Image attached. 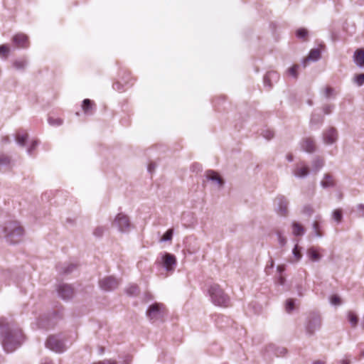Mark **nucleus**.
<instances>
[{
  "label": "nucleus",
  "mask_w": 364,
  "mask_h": 364,
  "mask_svg": "<svg viewBox=\"0 0 364 364\" xmlns=\"http://www.w3.org/2000/svg\"><path fill=\"white\" fill-rule=\"evenodd\" d=\"M4 237L11 243L18 242L23 234V229L17 221L6 223L4 228Z\"/></svg>",
  "instance_id": "f257e3e1"
},
{
  "label": "nucleus",
  "mask_w": 364,
  "mask_h": 364,
  "mask_svg": "<svg viewBox=\"0 0 364 364\" xmlns=\"http://www.w3.org/2000/svg\"><path fill=\"white\" fill-rule=\"evenodd\" d=\"M177 266V259L174 255L165 252L161 258V277L167 278L172 275Z\"/></svg>",
  "instance_id": "f03ea898"
},
{
  "label": "nucleus",
  "mask_w": 364,
  "mask_h": 364,
  "mask_svg": "<svg viewBox=\"0 0 364 364\" xmlns=\"http://www.w3.org/2000/svg\"><path fill=\"white\" fill-rule=\"evenodd\" d=\"M211 301L217 306H227L229 303V297L217 284H210L208 289Z\"/></svg>",
  "instance_id": "7ed1b4c3"
},
{
  "label": "nucleus",
  "mask_w": 364,
  "mask_h": 364,
  "mask_svg": "<svg viewBox=\"0 0 364 364\" xmlns=\"http://www.w3.org/2000/svg\"><path fill=\"white\" fill-rule=\"evenodd\" d=\"M46 346L56 353H61L65 350L63 342L55 336H51L47 339Z\"/></svg>",
  "instance_id": "20e7f679"
},
{
  "label": "nucleus",
  "mask_w": 364,
  "mask_h": 364,
  "mask_svg": "<svg viewBox=\"0 0 364 364\" xmlns=\"http://www.w3.org/2000/svg\"><path fill=\"white\" fill-rule=\"evenodd\" d=\"M277 208V213L281 216H287L288 215V205L289 201L287 199L282 196H278L274 200Z\"/></svg>",
  "instance_id": "39448f33"
},
{
  "label": "nucleus",
  "mask_w": 364,
  "mask_h": 364,
  "mask_svg": "<svg viewBox=\"0 0 364 364\" xmlns=\"http://www.w3.org/2000/svg\"><path fill=\"white\" fill-rule=\"evenodd\" d=\"M323 142L326 144H333L338 139V132L335 128H328L323 132Z\"/></svg>",
  "instance_id": "423d86ee"
},
{
  "label": "nucleus",
  "mask_w": 364,
  "mask_h": 364,
  "mask_svg": "<svg viewBox=\"0 0 364 364\" xmlns=\"http://www.w3.org/2000/svg\"><path fill=\"white\" fill-rule=\"evenodd\" d=\"M12 41L18 48H26L29 46L28 37L22 33L16 34L13 37Z\"/></svg>",
  "instance_id": "0eeeda50"
},
{
  "label": "nucleus",
  "mask_w": 364,
  "mask_h": 364,
  "mask_svg": "<svg viewBox=\"0 0 364 364\" xmlns=\"http://www.w3.org/2000/svg\"><path fill=\"white\" fill-rule=\"evenodd\" d=\"M114 225H117L121 231H125L130 225L129 218L122 213H119L115 218Z\"/></svg>",
  "instance_id": "6e6552de"
},
{
  "label": "nucleus",
  "mask_w": 364,
  "mask_h": 364,
  "mask_svg": "<svg viewBox=\"0 0 364 364\" xmlns=\"http://www.w3.org/2000/svg\"><path fill=\"white\" fill-rule=\"evenodd\" d=\"M292 173L296 178H305L309 173V168L304 162H300L296 165Z\"/></svg>",
  "instance_id": "1a4fd4ad"
},
{
  "label": "nucleus",
  "mask_w": 364,
  "mask_h": 364,
  "mask_svg": "<svg viewBox=\"0 0 364 364\" xmlns=\"http://www.w3.org/2000/svg\"><path fill=\"white\" fill-rule=\"evenodd\" d=\"M118 284L119 282L112 277H106L100 282V287L106 291L115 289L117 287Z\"/></svg>",
  "instance_id": "9d476101"
},
{
  "label": "nucleus",
  "mask_w": 364,
  "mask_h": 364,
  "mask_svg": "<svg viewBox=\"0 0 364 364\" xmlns=\"http://www.w3.org/2000/svg\"><path fill=\"white\" fill-rule=\"evenodd\" d=\"M206 178L212 181L218 188L223 186L224 181L220 175L213 170H208L205 173Z\"/></svg>",
  "instance_id": "9b49d317"
},
{
  "label": "nucleus",
  "mask_w": 364,
  "mask_h": 364,
  "mask_svg": "<svg viewBox=\"0 0 364 364\" xmlns=\"http://www.w3.org/2000/svg\"><path fill=\"white\" fill-rule=\"evenodd\" d=\"M58 294L63 299H68L74 294L73 289L68 284H60L58 289Z\"/></svg>",
  "instance_id": "f8f14e48"
},
{
  "label": "nucleus",
  "mask_w": 364,
  "mask_h": 364,
  "mask_svg": "<svg viewBox=\"0 0 364 364\" xmlns=\"http://www.w3.org/2000/svg\"><path fill=\"white\" fill-rule=\"evenodd\" d=\"M119 77H120L121 81H118L113 85L114 88L117 90H121V87H120L121 83H122L124 85H127V84L132 82V77H131V74L129 71H127V70L122 71L121 73L119 74Z\"/></svg>",
  "instance_id": "ddd939ff"
},
{
  "label": "nucleus",
  "mask_w": 364,
  "mask_h": 364,
  "mask_svg": "<svg viewBox=\"0 0 364 364\" xmlns=\"http://www.w3.org/2000/svg\"><path fill=\"white\" fill-rule=\"evenodd\" d=\"M321 319L319 317H314L311 318L306 326V331L309 334L312 335L316 331L321 327Z\"/></svg>",
  "instance_id": "4468645a"
},
{
  "label": "nucleus",
  "mask_w": 364,
  "mask_h": 364,
  "mask_svg": "<svg viewBox=\"0 0 364 364\" xmlns=\"http://www.w3.org/2000/svg\"><path fill=\"white\" fill-rule=\"evenodd\" d=\"M321 58V50L318 48L311 49L309 55L303 60L304 67L306 66L308 61H317Z\"/></svg>",
  "instance_id": "2eb2a0df"
},
{
  "label": "nucleus",
  "mask_w": 364,
  "mask_h": 364,
  "mask_svg": "<svg viewBox=\"0 0 364 364\" xmlns=\"http://www.w3.org/2000/svg\"><path fill=\"white\" fill-rule=\"evenodd\" d=\"M18 345L16 342L13 343L12 337L10 335L6 336L3 341V346L7 352H12Z\"/></svg>",
  "instance_id": "dca6fc26"
},
{
  "label": "nucleus",
  "mask_w": 364,
  "mask_h": 364,
  "mask_svg": "<svg viewBox=\"0 0 364 364\" xmlns=\"http://www.w3.org/2000/svg\"><path fill=\"white\" fill-rule=\"evenodd\" d=\"M301 148L306 152H314L316 149L315 143L312 139L305 138L301 142Z\"/></svg>",
  "instance_id": "f3484780"
},
{
  "label": "nucleus",
  "mask_w": 364,
  "mask_h": 364,
  "mask_svg": "<svg viewBox=\"0 0 364 364\" xmlns=\"http://www.w3.org/2000/svg\"><path fill=\"white\" fill-rule=\"evenodd\" d=\"M159 315V308L158 304H154L149 307L147 311V316L152 321H156Z\"/></svg>",
  "instance_id": "a211bd4d"
},
{
  "label": "nucleus",
  "mask_w": 364,
  "mask_h": 364,
  "mask_svg": "<svg viewBox=\"0 0 364 364\" xmlns=\"http://www.w3.org/2000/svg\"><path fill=\"white\" fill-rule=\"evenodd\" d=\"M321 186L323 188H327L335 186V180H334L333 176H331L328 173H326L323 176V178H322V180L321 181Z\"/></svg>",
  "instance_id": "6ab92c4d"
},
{
  "label": "nucleus",
  "mask_w": 364,
  "mask_h": 364,
  "mask_svg": "<svg viewBox=\"0 0 364 364\" xmlns=\"http://www.w3.org/2000/svg\"><path fill=\"white\" fill-rule=\"evenodd\" d=\"M307 256L312 262H318L321 259V255L319 254L318 250L312 247L307 250Z\"/></svg>",
  "instance_id": "aec40b11"
},
{
  "label": "nucleus",
  "mask_w": 364,
  "mask_h": 364,
  "mask_svg": "<svg viewBox=\"0 0 364 364\" xmlns=\"http://www.w3.org/2000/svg\"><path fill=\"white\" fill-rule=\"evenodd\" d=\"M28 133L25 130L19 129L16 132V140L18 144L23 146L28 139Z\"/></svg>",
  "instance_id": "412c9836"
},
{
  "label": "nucleus",
  "mask_w": 364,
  "mask_h": 364,
  "mask_svg": "<svg viewBox=\"0 0 364 364\" xmlns=\"http://www.w3.org/2000/svg\"><path fill=\"white\" fill-rule=\"evenodd\" d=\"M95 104L89 99H85L82 102V108L85 114H92Z\"/></svg>",
  "instance_id": "4be33fe9"
},
{
  "label": "nucleus",
  "mask_w": 364,
  "mask_h": 364,
  "mask_svg": "<svg viewBox=\"0 0 364 364\" xmlns=\"http://www.w3.org/2000/svg\"><path fill=\"white\" fill-rule=\"evenodd\" d=\"M354 60L359 67L364 66V50H357L354 53Z\"/></svg>",
  "instance_id": "5701e85b"
},
{
  "label": "nucleus",
  "mask_w": 364,
  "mask_h": 364,
  "mask_svg": "<svg viewBox=\"0 0 364 364\" xmlns=\"http://www.w3.org/2000/svg\"><path fill=\"white\" fill-rule=\"evenodd\" d=\"M292 233L294 236H301L304 234L305 230L304 227L297 222H293L292 225Z\"/></svg>",
  "instance_id": "b1692460"
},
{
  "label": "nucleus",
  "mask_w": 364,
  "mask_h": 364,
  "mask_svg": "<svg viewBox=\"0 0 364 364\" xmlns=\"http://www.w3.org/2000/svg\"><path fill=\"white\" fill-rule=\"evenodd\" d=\"M267 351H272V350H274V354L277 355V356H282L284 355H285V353H287V350L284 348H276L274 346V345L273 344H269L267 346Z\"/></svg>",
  "instance_id": "393cba45"
},
{
  "label": "nucleus",
  "mask_w": 364,
  "mask_h": 364,
  "mask_svg": "<svg viewBox=\"0 0 364 364\" xmlns=\"http://www.w3.org/2000/svg\"><path fill=\"white\" fill-rule=\"evenodd\" d=\"M348 320L353 328H355L358 323V318L357 315L353 312L349 311L347 314Z\"/></svg>",
  "instance_id": "a878e982"
},
{
  "label": "nucleus",
  "mask_w": 364,
  "mask_h": 364,
  "mask_svg": "<svg viewBox=\"0 0 364 364\" xmlns=\"http://www.w3.org/2000/svg\"><path fill=\"white\" fill-rule=\"evenodd\" d=\"M26 65L27 61L24 58L17 59L13 63V66L17 70H24Z\"/></svg>",
  "instance_id": "bb28decb"
},
{
  "label": "nucleus",
  "mask_w": 364,
  "mask_h": 364,
  "mask_svg": "<svg viewBox=\"0 0 364 364\" xmlns=\"http://www.w3.org/2000/svg\"><path fill=\"white\" fill-rule=\"evenodd\" d=\"M173 235V229H168L162 236H161V242H170Z\"/></svg>",
  "instance_id": "cd10ccee"
},
{
  "label": "nucleus",
  "mask_w": 364,
  "mask_h": 364,
  "mask_svg": "<svg viewBox=\"0 0 364 364\" xmlns=\"http://www.w3.org/2000/svg\"><path fill=\"white\" fill-rule=\"evenodd\" d=\"M292 254L294 256V259L291 260V262H299L301 259L302 255L299 250L298 245H295L294 248L292 250Z\"/></svg>",
  "instance_id": "c85d7f7f"
},
{
  "label": "nucleus",
  "mask_w": 364,
  "mask_h": 364,
  "mask_svg": "<svg viewBox=\"0 0 364 364\" xmlns=\"http://www.w3.org/2000/svg\"><path fill=\"white\" fill-rule=\"evenodd\" d=\"M332 218L338 223H340L343 218L342 210L341 209H336L333 210L332 213Z\"/></svg>",
  "instance_id": "c756f323"
},
{
  "label": "nucleus",
  "mask_w": 364,
  "mask_h": 364,
  "mask_svg": "<svg viewBox=\"0 0 364 364\" xmlns=\"http://www.w3.org/2000/svg\"><path fill=\"white\" fill-rule=\"evenodd\" d=\"M323 160L316 158L312 163V166L314 171H318L323 166Z\"/></svg>",
  "instance_id": "7c9ffc66"
},
{
  "label": "nucleus",
  "mask_w": 364,
  "mask_h": 364,
  "mask_svg": "<svg viewBox=\"0 0 364 364\" xmlns=\"http://www.w3.org/2000/svg\"><path fill=\"white\" fill-rule=\"evenodd\" d=\"M278 242L281 247H284L287 244V238L283 235L282 232L279 230L276 231Z\"/></svg>",
  "instance_id": "2f4dec72"
},
{
  "label": "nucleus",
  "mask_w": 364,
  "mask_h": 364,
  "mask_svg": "<svg viewBox=\"0 0 364 364\" xmlns=\"http://www.w3.org/2000/svg\"><path fill=\"white\" fill-rule=\"evenodd\" d=\"M127 292L128 294L134 296L137 295L139 292V289L138 286L136 285H131L129 287L127 288Z\"/></svg>",
  "instance_id": "473e14b6"
},
{
  "label": "nucleus",
  "mask_w": 364,
  "mask_h": 364,
  "mask_svg": "<svg viewBox=\"0 0 364 364\" xmlns=\"http://www.w3.org/2000/svg\"><path fill=\"white\" fill-rule=\"evenodd\" d=\"M330 302L332 305L340 306L342 304L341 299L338 295H332L330 298Z\"/></svg>",
  "instance_id": "72a5a7b5"
},
{
  "label": "nucleus",
  "mask_w": 364,
  "mask_h": 364,
  "mask_svg": "<svg viewBox=\"0 0 364 364\" xmlns=\"http://www.w3.org/2000/svg\"><path fill=\"white\" fill-rule=\"evenodd\" d=\"M10 49L6 45L0 46V55L6 58L9 55Z\"/></svg>",
  "instance_id": "f704fd0d"
},
{
  "label": "nucleus",
  "mask_w": 364,
  "mask_h": 364,
  "mask_svg": "<svg viewBox=\"0 0 364 364\" xmlns=\"http://www.w3.org/2000/svg\"><path fill=\"white\" fill-rule=\"evenodd\" d=\"M354 82L358 85V86H362L364 84V74L361 73L356 75L354 78Z\"/></svg>",
  "instance_id": "c9c22d12"
},
{
  "label": "nucleus",
  "mask_w": 364,
  "mask_h": 364,
  "mask_svg": "<svg viewBox=\"0 0 364 364\" xmlns=\"http://www.w3.org/2000/svg\"><path fill=\"white\" fill-rule=\"evenodd\" d=\"M294 309V301L293 299H289L286 302V311L288 313L292 311Z\"/></svg>",
  "instance_id": "e433bc0d"
},
{
  "label": "nucleus",
  "mask_w": 364,
  "mask_h": 364,
  "mask_svg": "<svg viewBox=\"0 0 364 364\" xmlns=\"http://www.w3.org/2000/svg\"><path fill=\"white\" fill-rule=\"evenodd\" d=\"M314 212V209L310 205H304L302 210V213L308 215H312Z\"/></svg>",
  "instance_id": "4c0bfd02"
},
{
  "label": "nucleus",
  "mask_w": 364,
  "mask_h": 364,
  "mask_svg": "<svg viewBox=\"0 0 364 364\" xmlns=\"http://www.w3.org/2000/svg\"><path fill=\"white\" fill-rule=\"evenodd\" d=\"M277 73H275L274 71L268 72L264 78V83H267V80H269L272 78H277Z\"/></svg>",
  "instance_id": "58836bf2"
},
{
  "label": "nucleus",
  "mask_w": 364,
  "mask_h": 364,
  "mask_svg": "<svg viewBox=\"0 0 364 364\" xmlns=\"http://www.w3.org/2000/svg\"><path fill=\"white\" fill-rule=\"evenodd\" d=\"M308 34V31L305 28H299L296 31V36L300 38H304Z\"/></svg>",
  "instance_id": "ea45409f"
},
{
  "label": "nucleus",
  "mask_w": 364,
  "mask_h": 364,
  "mask_svg": "<svg viewBox=\"0 0 364 364\" xmlns=\"http://www.w3.org/2000/svg\"><path fill=\"white\" fill-rule=\"evenodd\" d=\"M313 229L316 237H321L322 234L320 232V226L317 222L313 223Z\"/></svg>",
  "instance_id": "a19ab883"
},
{
  "label": "nucleus",
  "mask_w": 364,
  "mask_h": 364,
  "mask_svg": "<svg viewBox=\"0 0 364 364\" xmlns=\"http://www.w3.org/2000/svg\"><path fill=\"white\" fill-rule=\"evenodd\" d=\"M350 362L351 356L350 355H346L338 360V364H350Z\"/></svg>",
  "instance_id": "79ce46f5"
},
{
  "label": "nucleus",
  "mask_w": 364,
  "mask_h": 364,
  "mask_svg": "<svg viewBox=\"0 0 364 364\" xmlns=\"http://www.w3.org/2000/svg\"><path fill=\"white\" fill-rule=\"evenodd\" d=\"M299 66L298 65H294L291 68L289 69V73L292 75L294 77H297V69Z\"/></svg>",
  "instance_id": "37998d69"
},
{
  "label": "nucleus",
  "mask_w": 364,
  "mask_h": 364,
  "mask_svg": "<svg viewBox=\"0 0 364 364\" xmlns=\"http://www.w3.org/2000/svg\"><path fill=\"white\" fill-rule=\"evenodd\" d=\"M49 124L52 125H60L63 122L62 119L57 118V119H53L52 117H49L48 119Z\"/></svg>",
  "instance_id": "c03bdc74"
},
{
  "label": "nucleus",
  "mask_w": 364,
  "mask_h": 364,
  "mask_svg": "<svg viewBox=\"0 0 364 364\" xmlns=\"http://www.w3.org/2000/svg\"><path fill=\"white\" fill-rule=\"evenodd\" d=\"M262 135L267 139H271L274 136V132L271 130H264Z\"/></svg>",
  "instance_id": "a18cd8bd"
},
{
  "label": "nucleus",
  "mask_w": 364,
  "mask_h": 364,
  "mask_svg": "<svg viewBox=\"0 0 364 364\" xmlns=\"http://www.w3.org/2000/svg\"><path fill=\"white\" fill-rule=\"evenodd\" d=\"M357 211L359 216L363 217L364 216V205L363 204H359L357 205Z\"/></svg>",
  "instance_id": "49530a36"
},
{
  "label": "nucleus",
  "mask_w": 364,
  "mask_h": 364,
  "mask_svg": "<svg viewBox=\"0 0 364 364\" xmlns=\"http://www.w3.org/2000/svg\"><path fill=\"white\" fill-rule=\"evenodd\" d=\"M10 162V159L6 156H0V164H6Z\"/></svg>",
  "instance_id": "de8ad7c7"
},
{
  "label": "nucleus",
  "mask_w": 364,
  "mask_h": 364,
  "mask_svg": "<svg viewBox=\"0 0 364 364\" xmlns=\"http://www.w3.org/2000/svg\"><path fill=\"white\" fill-rule=\"evenodd\" d=\"M104 232V228L98 227L95 230L94 234L97 236H101Z\"/></svg>",
  "instance_id": "09e8293b"
},
{
  "label": "nucleus",
  "mask_w": 364,
  "mask_h": 364,
  "mask_svg": "<svg viewBox=\"0 0 364 364\" xmlns=\"http://www.w3.org/2000/svg\"><path fill=\"white\" fill-rule=\"evenodd\" d=\"M38 145V141H32L31 144V146L29 147L28 149V152L30 154L32 153V151L36 148V146Z\"/></svg>",
  "instance_id": "8fccbe9b"
},
{
  "label": "nucleus",
  "mask_w": 364,
  "mask_h": 364,
  "mask_svg": "<svg viewBox=\"0 0 364 364\" xmlns=\"http://www.w3.org/2000/svg\"><path fill=\"white\" fill-rule=\"evenodd\" d=\"M332 107L330 105H327L323 107V112L326 114H328L331 112Z\"/></svg>",
  "instance_id": "3c124183"
},
{
  "label": "nucleus",
  "mask_w": 364,
  "mask_h": 364,
  "mask_svg": "<svg viewBox=\"0 0 364 364\" xmlns=\"http://www.w3.org/2000/svg\"><path fill=\"white\" fill-rule=\"evenodd\" d=\"M333 90L330 87H327L326 89V96L329 97L331 95V93L332 92Z\"/></svg>",
  "instance_id": "603ef678"
},
{
  "label": "nucleus",
  "mask_w": 364,
  "mask_h": 364,
  "mask_svg": "<svg viewBox=\"0 0 364 364\" xmlns=\"http://www.w3.org/2000/svg\"><path fill=\"white\" fill-rule=\"evenodd\" d=\"M277 271L279 272V273H282L283 271H284L285 269V267L284 265H279L277 268Z\"/></svg>",
  "instance_id": "864d4df0"
},
{
  "label": "nucleus",
  "mask_w": 364,
  "mask_h": 364,
  "mask_svg": "<svg viewBox=\"0 0 364 364\" xmlns=\"http://www.w3.org/2000/svg\"><path fill=\"white\" fill-rule=\"evenodd\" d=\"M156 168V165L155 164H150L149 165V167H148V169L150 172L152 171V170H154Z\"/></svg>",
  "instance_id": "5fc2aeb1"
},
{
  "label": "nucleus",
  "mask_w": 364,
  "mask_h": 364,
  "mask_svg": "<svg viewBox=\"0 0 364 364\" xmlns=\"http://www.w3.org/2000/svg\"><path fill=\"white\" fill-rule=\"evenodd\" d=\"M312 364H326V362L323 360H316Z\"/></svg>",
  "instance_id": "6e6d98bb"
},
{
  "label": "nucleus",
  "mask_w": 364,
  "mask_h": 364,
  "mask_svg": "<svg viewBox=\"0 0 364 364\" xmlns=\"http://www.w3.org/2000/svg\"><path fill=\"white\" fill-rule=\"evenodd\" d=\"M284 282H285L284 278H283L282 277H280L279 279V283L281 285H283L284 284Z\"/></svg>",
  "instance_id": "4d7b16f0"
},
{
  "label": "nucleus",
  "mask_w": 364,
  "mask_h": 364,
  "mask_svg": "<svg viewBox=\"0 0 364 364\" xmlns=\"http://www.w3.org/2000/svg\"><path fill=\"white\" fill-rule=\"evenodd\" d=\"M287 159H288V160H289V161H291L293 160V159H292V156H287Z\"/></svg>",
  "instance_id": "13d9d810"
},
{
  "label": "nucleus",
  "mask_w": 364,
  "mask_h": 364,
  "mask_svg": "<svg viewBox=\"0 0 364 364\" xmlns=\"http://www.w3.org/2000/svg\"><path fill=\"white\" fill-rule=\"evenodd\" d=\"M4 139L5 140L6 142L9 141V140L8 136L5 137Z\"/></svg>",
  "instance_id": "bf43d9fd"
},
{
  "label": "nucleus",
  "mask_w": 364,
  "mask_h": 364,
  "mask_svg": "<svg viewBox=\"0 0 364 364\" xmlns=\"http://www.w3.org/2000/svg\"><path fill=\"white\" fill-rule=\"evenodd\" d=\"M361 356L364 357V350L361 351Z\"/></svg>",
  "instance_id": "052dcab7"
},
{
  "label": "nucleus",
  "mask_w": 364,
  "mask_h": 364,
  "mask_svg": "<svg viewBox=\"0 0 364 364\" xmlns=\"http://www.w3.org/2000/svg\"><path fill=\"white\" fill-rule=\"evenodd\" d=\"M273 264H274V262H273V261H272V262H271V267H273Z\"/></svg>",
  "instance_id": "680f3d73"
}]
</instances>
